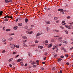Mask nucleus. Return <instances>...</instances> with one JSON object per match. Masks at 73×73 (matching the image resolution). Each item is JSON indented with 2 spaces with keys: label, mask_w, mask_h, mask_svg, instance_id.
Segmentation results:
<instances>
[{
  "label": "nucleus",
  "mask_w": 73,
  "mask_h": 73,
  "mask_svg": "<svg viewBox=\"0 0 73 73\" xmlns=\"http://www.w3.org/2000/svg\"><path fill=\"white\" fill-rule=\"evenodd\" d=\"M46 24H47V25L50 24V21H48L47 22H46Z\"/></svg>",
  "instance_id": "nucleus-21"
},
{
  "label": "nucleus",
  "mask_w": 73,
  "mask_h": 73,
  "mask_svg": "<svg viewBox=\"0 0 73 73\" xmlns=\"http://www.w3.org/2000/svg\"><path fill=\"white\" fill-rule=\"evenodd\" d=\"M22 38L23 39H27V37L25 36H23Z\"/></svg>",
  "instance_id": "nucleus-8"
},
{
  "label": "nucleus",
  "mask_w": 73,
  "mask_h": 73,
  "mask_svg": "<svg viewBox=\"0 0 73 73\" xmlns=\"http://www.w3.org/2000/svg\"><path fill=\"white\" fill-rule=\"evenodd\" d=\"M19 46H17V45H16V47L17 48H19Z\"/></svg>",
  "instance_id": "nucleus-39"
},
{
  "label": "nucleus",
  "mask_w": 73,
  "mask_h": 73,
  "mask_svg": "<svg viewBox=\"0 0 73 73\" xmlns=\"http://www.w3.org/2000/svg\"><path fill=\"white\" fill-rule=\"evenodd\" d=\"M10 47L11 48V49L12 50H13V49H14V48H15L16 47V44H15L14 45L13 44L11 45Z\"/></svg>",
  "instance_id": "nucleus-2"
},
{
  "label": "nucleus",
  "mask_w": 73,
  "mask_h": 73,
  "mask_svg": "<svg viewBox=\"0 0 73 73\" xmlns=\"http://www.w3.org/2000/svg\"><path fill=\"white\" fill-rule=\"evenodd\" d=\"M70 25H72V24H73V22L72 23H70Z\"/></svg>",
  "instance_id": "nucleus-58"
},
{
  "label": "nucleus",
  "mask_w": 73,
  "mask_h": 73,
  "mask_svg": "<svg viewBox=\"0 0 73 73\" xmlns=\"http://www.w3.org/2000/svg\"><path fill=\"white\" fill-rule=\"evenodd\" d=\"M6 41V39H5L3 38L2 40V42H5Z\"/></svg>",
  "instance_id": "nucleus-11"
},
{
  "label": "nucleus",
  "mask_w": 73,
  "mask_h": 73,
  "mask_svg": "<svg viewBox=\"0 0 73 73\" xmlns=\"http://www.w3.org/2000/svg\"><path fill=\"white\" fill-rule=\"evenodd\" d=\"M52 43L48 45V48H50L52 46Z\"/></svg>",
  "instance_id": "nucleus-6"
},
{
  "label": "nucleus",
  "mask_w": 73,
  "mask_h": 73,
  "mask_svg": "<svg viewBox=\"0 0 73 73\" xmlns=\"http://www.w3.org/2000/svg\"><path fill=\"white\" fill-rule=\"evenodd\" d=\"M25 23H27V22H28V19H27V18H26L25 19Z\"/></svg>",
  "instance_id": "nucleus-14"
},
{
  "label": "nucleus",
  "mask_w": 73,
  "mask_h": 73,
  "mask_svg": "<svg viewBox=\"0 0 73 73\" xmlns=\"http://www.w3.org/2000/svg\"><path fill=\"white\" fill-rule=\"evenodd\" d=\"M36 38H40L39 37H37V36H36Z\"/></svg>",
  "instance_id": "nucleus-63"
},
{
  "label": "nucleus",
  "mask_w": 73,
  "mask_h": 73,
  "mask_svg": "<svg viewBox=\"0 0 73 73\" xmlns=\"http://www.w3.org/2000/svg\"><path fill=\"white\" fill-rule=\"evenodd\" d=\"M13 60V58H11L10 59H9L8 60L9 62H11V61H12Z\"/></svg>",
  "instance_id": "nucleus-17"
},
{
  "label": "nucleus",
  "mask_w": 73,
  "mask_h": 73,
  "mask_svg": "<svg viewBox=\"0 0 73 73\" xmlns=\"http://www.w3.org/2000/svg\"><path fill=\"white\" fill-rule=\"evenodd\" d=\"M54 32H60V31L59 30H53Z\"/></svg>",
  "instance_id": "nucleus-13"
},
{
  "label": "nucleus",
  "mask_w": 73,
  "mask_h": 73,
  "mask_svg": "<svg viewBox=\"0 0 73 73\" xmlns=\"http://www.w3.org/2000/svg\"><path fill=\"white\" fill-rule=\"evenodd\" d=\"M18 25L20 27V26H22L23 25V24L21 23H18Z\"/></svg>",
  "instance_id": "nucleus-9"
},
{
  "label": "nucleus",
  "mask_w": 73,
  "mask_h": 73,
  "mask_svg": "<svg viewBox=\"0 0 73 73\" xmlns=\"http://www.w3.org/2000/svg\"><path fill=\"white\" fill-rule=\"evenodd\" d=\"M61 50H64V47H63L61 48Z\"/></svg>",
  "instance_id": "nucleus-41"
},
{
  "label": "nucleus",
  "mask_w": 73,
  "mask_h": 73,
  "mask_svg": "<svg viewBox=\"0 0 73 73\" xmlns=\"http://www.w3.org/2000/svg\"><path fill=\"white\" fill-rule=\"evenodd\" d=\"M28 54L30 56V57H31L32 56V54H31V53L29 52L28 53Z\"/></svg>",
  "instance_id": "nucleus-23"
},
{
  "label": "nucleus",
  "mask_w": 73,
  "mask_h": 73,
  "mask_svg": "<svg viewBox=\"0 0 73 73\" xmlns=\"http://www.w3.org/2000/svg\"><path fill=\"white\" fill-rule=\"evenodd\" d=\"M65 26L67 28H68V29H70L72 28V25H65Z\"/></svg>",
  "instance_id": "nucleus-1"
},
{
  "label": "nucleus",
  "mask_w": 73,
  "mask_h": 73,
  "mask_svg": "<svg viewBox=\"0 0 73 73\" xmlns=\"http://www.w3.org/2000/svg\"><path fill=\"white\" fill-rule=\"evenodd\" d=\"M54 20H57V18L56 17H54Z\"/></svg>",
  "instance_id": "nucleus-44"
},
{
  "label": "nucleus",
  "mask_w": 73,
  "mask_h": 73,
  "mask_svg": "<svg viewBox=\"0 0 73 73\" xmlns=\"http://www.w3.org/2000/svg\"><path fill=\"white\" fill-rule=\"evenodd\" d=\"M41 35V33H38L37 34L36 36V37H38V36H40V35Z\"/></svg>",
  "instance_id": "nucleus-4"
},
{
  "label": "nucleus",
  "mask_w": 73,
  "mask_h": 73,
  "mask_svg": "<svg viewBox=\"0 0 73 73\" xmlns=\"http://www.w3.org/2000/svg\"><path fill=\"white\" fill-rule=\"evenodd\" d=\"M20 64L22 66H24V64H23V62H21Z\"/></svg>",
  "instance_id": "nucleus-16"
},
{
  "label": "nucleus",
  "mask_w": 73,
  "mask_h": 73,
  "mask_svg": "<svg viewBox=\"0 0 73 73\" xmlns=\"http://www.w3.org/2000/svg\"><path fill=\"white\" fill-rule=\"evenodd\" d=\"M5 3H9V1H8V0H5Z\"/></svg>",
  "instance_id": "nucleus-31"
},
{
  "label": "nucleus",
  "mask_w": 73,
  "mask_h": 73,
  "mask_svg": "<svg viewBox=\"0 0 73 73\" xmlns=\"http://www.w3.org/2000/svg\"><path fill=\"white\" fill-rule=\"evenodd\" d=\"M56 22L57 23H59V22H60V21H56Z\"/></svg>",
  "instance_id": "nucleus-55"
},
{
  "label": "nucleus",
  "mask_w": 73,
  "mask_h": 73,
  "mask_svg": "<svg viewBox=\"0 0 73 73\" xmlns=\"http://www.w3.org/2000/svg\"><path fill=\"white\" fill-rule=\"evenodd\" d=\"M27 65H28V64H27V63H26L25 65V66H27Z\"/></svg>",
  "instance_id": "nucleus-47"
},
{
  "label": "nucleus",
  "mask_w": 73,
  "mask_h": 73,
  "mask_svg": "<svg viewBox=\"0 0 73 73\" xmlns=\"http://www.w3.org/2000/svg\"><path fill=\"white\" fill-rule=\"evenodd\" d=\"M65 56L66 57H68V54H65Z\"/></svg>",
  "instance_id": "nucleus-40"
},
{
  "label": "nucleus",
  "mask_w": 73,
  "mask_h": 73,
  "mask_svg": "<svg viewBox=\"0 0 73 73\" xmlns=\"http://www.w3.org/2000/svg\"><path fill=\"white\" fill-rule=\"evenodd\" d=\"M31 64L32 65H34V62H31Z\"/></svg>",
  "instance_id": "nucleus-50"
},
{
  "label": "nucleus",
  "mask_w": 73,
  "mask_h": 73,
  "mask_svg": "<svg viewBox=\"0 0 73 73\" xmlns=\"http://www.w3.org/2000/svg\"><path fill=\"white\" fill-rule=\"evenodd\" d=\"M44 43H48V41L47 40H46L45 41H44L43 42Z\"/></svg>",
  "instance_id": "nucleus-15"
},
{
  "label": "nucleus",
  "mask_w": 73,
  "mask_h": 73,
  "mask_svg": "<svg viewBox=\"0 0 73 73\" xmlns=\"http://www.w3.org/2000/svg\"><path fill=\"white\" fill-rule=\"evenodd\" d=\"M21 61V59H19L17 60V62H20Z\"/></svg>",
  "instance_id": "nucleus-30"
},
{
  "label": "nucleus",
  "mask_w": 73,
  "mask_h": 73,
  "mask_svg": "<svg viewBox=\"0 0 73 73\" xmlns=\"http://www.w3.org/2000/svg\"><path fill=\"white\" fill-rule=\"evenodd\" d=\"M60 28L62 29H64V27H62V26H60Z\"/></svg>",
  "instance_id": "nucleus-35"
},
{
  "label": "nucleus",
  "mask_w": 73,
  "mask_h": 73,
  "mask_svg": "<svg viewBox=\"0 0 73 73\" xmlns=\"http://www.w3.org/2000/svg\"><path fill=\"white\" fill-rule=\"evenodd\" d=\"M62 23V24H63V23H64L65 21H63Z\"/></svg>",
  "instance_id": "nucleus-54"
},
{
  "label": "nucleus",
  "mask_w": 73,
  "mask_h": 73,
  "mask_svg": "<svg viewBox=\"0 0 73 73\" xmlns=\"http://www.w3.org/2000/svg\"><path fill=\"white\" fill-rule=\"evenodd\" d=\"M59 37V36H54V37Z\"/></svg>",
  "instance_id": "nucleus-48"
},
{
  "label": "nucleus",
  "mask_w": 73,
  "mask_h": 73,
  "mask_svg": "<svg viewBox=\"0 0 73 73\" xmlns=\"http://www.w3.org/2000/svg\"><path fill=\"white\" fill-rule=\"evenodd\" d=\"M66 64H67V65H69V63L67 62L66 63Z\"/></svg>",
  "instance_id": "nucleus-61"
},
{
  "label": "nucleus",
  "mask_w": 73,
  "mask_h": 73,
  "mask_svg": "<svg viewBox=\"0 0 73 73\" xmlns=\"http://www.w3.org/2000/svg\"><path fill=\"white\" fill-rule=\"evenodd\" d=\"M64 12H68V11H66V10H64Z\"/></svg>",
  "instance_id": "nucleus-57"
},
{
  "label": "nucleus",
  "mask_w": 73,
  "mask_h": 73,
  "mask_svg": "<svg viewBox=\"0 0 73 73\" xmlns=\"http://www.w3.org/2000/svg\"><path fill=\"white\" fill-rule=\"evenodd\" d=\"M18 20H21V17L18 18Z\"/></svg>",
  "instance_id": "nucleus-51"
},
{
  "label": "nucleus",
  "mask_w": 73,
  "mask_h": 73,
  "mask_svg": "<svg viewBox=\"0 0 73 73\" xmlns=\"http://www.w3.org/2000/svg\"><path fill=\"white\" fill-rule=\"evenodd\" d=\"M15 35V34L13 33L9 34V36H12L13 35Z\"/></svg>",
  "instance_id": "nucleus-25"
},
{
  "label": "nucleus",
  "mask_w": 73,
  "mask_h": 73,
  "mask_svg": "<svg viewBox=\"0 0 73 73\" xmlns=\"http://www.w3.org/2000/svg\"><path fill=\"white\" fill-rule=\"evenodd\" d=\"M3 12L2 11H1L0 12V16H1V15H2V14H3Z\"/></svg>",
  "instance_id": "nucleus-24"
},
{
  "label": "nucleus",
  "mask_w": 73,
  "mask_h": 73,
  "mask_svg": "<svg viewBox=\"0 0 73 73\" xmlns=\"http://www.w3.org/2000/svg\"><path fill=\"white\" fill-rule=\"evenodd\" d=\"M32 33H33V31H31L29 32L27 34H29V35H31V34H32Z\"/></svg>",
  "instance_id": "nucleus-19"
},
{
  "label": "nucleus",
  "mask_w": 73,
  "mask_h": 73,
  "mask_svg": "<svg viewBox=\"0 0 73 73\" xmlns=\"http://www.w3.org/2000/svg\"><path fill=\"white\" fill-rule=\"evenodd\" d=\"M13 29L14 30H16V29H17V26H16L15 27L13 28Z\"/></svg>",
  "instance_id": "nucleus-10"
},
{
  "label": "nucleus",
  "mask_w": 73,
  "mask_h": 73,
  "mask_svg": "<svg viewBox=\"0 0 73 73\" xmlns=\"http://www.w3.org/2000/svg\"><path fill=\"white\" fill-rule=\"evenodd\" d=\"M6 32H8V31H11V29H6Z\"/></svg>",
  "instance_id": "nucleus-18"
},
{
  "label": "nucleus",
  "mask_w": 73,
  "mask_h": 73,
  "mask_svg": "<svg viewBox=\"0 0 73 73\" xmlns=\"http://www.w3.org/2000/svg\"><path fill=\"white\" fill-rule=\"evenodd\" d=\"M28 27H27V26H26L25 27V29H28Z\"/></svg>",
  "instance_id": "nucleus-37"
},
{
  "label": "nucleus",
  "mask_w": 73,
  "mask_h": 73,
  "mask_svg": "<svg viewBox=\"0 0 73 73\" xmlns=\"http://www.w3.org/2000/svg\"><path fill=\"white\" fill-rule=\"evenodd\" d=\"M62 70H61L60 71V73H62Z\"/></svg>",
  "instance_id": "nucleus-45"
},
{
  "label": "nucleus",
  "mask_w": 73,
  "mask_h": 73,
  "mask_svg": "<svg viewBox=\"0 0 73 73\" xmlns=\"http://www.w3.org/2000/svg\"><path fill=\"white\" fill-rule=\"evenodd\" d=\"M73 49V46L70 49V50H72Z\"/></svg>",
  "instance_id": "nucleus-59"
},
{
  "label": "nucleus",
  "mask_w": 73,
  "mask_h": 73,
  "mask_svg": "<svg viewBox=\"0 0 73 73\" xmlns=\"http://www.w3.org/2000/svg\"><path fill=\"white\" fill-rule=\"evenodd\" d=\"M23 45L24 47H28V46H27L26 44L24 43H23Z\"/></svg>",
  "instance_id": "nucleus-5"
},
{
  "label": "nucleus",
  "mask_w": 73,
  "mask_h": 73,
  "mask_svg": "<svg viewBox=\"0 0 73 73\" xmlns=\"http://www.w3.org/2000/svg\"><path fill=\"white\" fill-rule=\"evenodd\" d=\"M5 50H4L2 52V53H5Z\"/></svg>",
  "instance_id": "nucleus-43"
},
{
  "label": "nucleus",
  "mask_w": 73,
  "mask_h": 73,
  "mask_svg": "<svg viewBox=\"0 0 73 73\" xmlns=\"http://www.w3.org/2000/svg\"><path fill=\"white\" fill-rule=\"evenodd\" d=\"M58 11H61V9H59L58 10Z\"/></svg>",
  "instance_id": "nucleus-64"
},
{
  "label": "nucleus",
  "mask_w": 73,
  "mask_h": 73,
  "mask_svg": "<svg viewBox=\"0 0 73 73\" xmlns=\"http://www.w3.org/2000/svg\"><path fill=\"white\" fill-rule=\"evenodd\" d=\"M52 70H56V68H55V67H53Z\"/></svg>",
  "instance_id": "nucleus-33"
},
{
  "label": "nucleus",
  "mask_w": 73,
  "mask_h": 73,
  "mask_svg": "<svg viewBox=\"0 0 73 73\" xmlns=\"http://www.w3.org/2000/svg\"><path fill=\"white\" fill-rule=\"evenodd\" d=\"M35 46V44L31 45V46Z\"/></svg>",
  "instance_id": "nucleus-56"
},
{
  "label": "nucleus",
  "mask_w": 73,
  "mask_h": 73,
  "mask_svg": "<svg viewBox=\"0 0 73 73\" xmlns=\"http://www.w3.org/2000/svg\"><path fill=\"white\" fill-rule=\"evenodd\" d=\"M56 52H58V50L57 48H56Z\"/></svg>",
  "instance_id": "nucleus-28"
},
{
  "label": "nucleus",
  "mask_w": 73,
  "mask_h": 73,
  "mask_svg": "<svg viewBox=\"0 0 73 73\" xmlns=\"http://www.w3.org/2000/svg\"><path fill=\"white\" fill-rule=\"evenodd\" d=\"M63 43H65V44H68V42L65 40H63Z\"/></svg>",
  "instance_id": "nucleus-22"
},
{
  "label": "nucleus",
  "mask_w": 73,
  "mask_h": 73,
  "mask_svg": "<svg viewBox=\"0 0 73 73\" xmlns=\"http://www.w3.org/2000/svg\"><path fill=\"white\" fill-rule=\"evenodd\" d=\"M46 30H47V31H49V30H50L49 28V27H46Z\"/></svg>",
  "instance_id": "nucleus-12"
},
{
  "label": "nucleus",
  "mask_w": 73,
  "mask_h": 73,
  "mask_svg": "<svg viewBox=\"0 0 73 73\" xmlns=\"http://www.w3.org/2000/svg\"><path fill=\"white\" fill-rule=\"evenodd\" d=\"M9 18H10V19H13L12 18H13V17H12V16L9 17Z\"/></svg>",
  "instance_id": "nucleus-49"
},
{
  "label": "nucleus",
  "mask_w": 73,
  "mask_h": 73,
  "mask_svg": "<svg viewBox=\"0 0 73 73\" xmlns=\"http://www.w3.org/2000/svg\"><path fill=\"white\" fill-rule=\"evenodd\" d=\"M27 41H28V40H24L23 41V42H24V43H25V42H27Z\"/></svg>",
  "instance_id": "nucleus-32"
},
{
  "label": "nucleus",
  "mask_w": 73,
  "mask_h": 73,
  "mask_svg": "<svg viewBox=\"0 0 73 73\" xmlns=\"http://www.w3.org/2000/svg\"><path fill=\"white\" fill-rule=\"evenodd\" d=\"M63 11H64V9H61L60 12H63Z\"/></svg>",
  "instance_id": "nucleus-42"
},
{
  "label": "nucleus",
  "mask_w": 73,
  "mask_h": 73,
  "mask_svg": "<svg viewBox=\"0 0 73 73\" xmlns=\"http://www.w3.org/2000/svg\"><path fill=\"white\" fill-rule=\"evenodd\" d=\"M5 27H4L3 28V31H5Z\"/></svg>",
  "instance_id": "nucleus-62"
},
{
  "label": "nucleus",
  "mask_w": 73,
  "mask_h": 73,
  "mask_svg": "<svg viewBox=\"0 0 73 73\" xmlns=\"http://www.w3.org/2000/svg\"><path fill=\"white\" fill-rule=\"evenodd\" d=\"M42 63L43 64H45V62H42Z\"/></svg>",
  "instance_id": "nucleus-60"
},
{
  "label": "nucleus",
  "mask_w": 73,
  "mask_h": 73,
  "mask_svg": "<svg viewBox=\"0 0 73 73\" xmlns=\"http://www.w3.org/2000/svg\"><path fill=\"white\" fill-rule=\"evenodd\" d=\"M13 40V38L12 37H11L8 38V40L9 41H11Z\"/></svg>",
  "instance_id": "nucleus-7"
},
{
  "label": "nucleus",
  "mask_w": 73,
  "mask_h": 73,
  "mask_svg": "<svg viewBox=\"0 0 73 73\" xmlns=\"http://www.w3.org/2000/svg\"><path fill=\"white\" fill-rule=\"evenodd\" d=\"M62 38V37H59L58 38V40L59 42H61V41H62V40H61Z\"/></svg>",
  "instance_id": "nucleus-3"
},
{
  "label": "nucleus",
  "mask_w": 73,
  "mask_h": 73,
  "mask_svg": "<svg viewBox=\"0 0 73 73\" xmlns=\"http://www.w3.org/2000/svg\"><path fill=\"white\" fill-rule=\"evenodd\" d=\"M62 60V59L61 58H59L58 59V62H59V61H61Z\"/></svg>",
  "instance_id": "nucleus-20"
},
{
  "label": "nucleus",
  "mask_w": 73,
  "mask_h": 73,
  "mask_svg": "<svg viewBox=\"0 0 73 73\" xmlns=\"http://www.w3.org/2000/svg\"><path fill=\"white\" fill-rule=\"evenodd\" d=\"M9 20L8 19H5V21H8Z\"/></svg>",
  "instance_id": "nucleus-52"
},
{
  "label": "nucleus",
  "mask_w": 73,
  "mask_h": 73,
  "mask_svg": "<svg viewBox=\"0 0 73 73\" xmlns=\"http://www.w3.org/2000/svg\"><path fill=\"white\" fill-rule=\"evenodd\" d=\"M37 66V65H33V68H36V67Z\"/></svg>",
  "instance_id": "nucleus-36"
},
{
  "label": "nucleus",
  "mask_w": 73,
  "mask_h": 73,
  "mask_svg": "<svg viewBox=\"0 0 73 73\" xmlns=\"http://www.w3.org/2000/svg\"><path fill=\"white\" fill-rule=\"evenodd\" d=\"M51 42H54V39H51Z\"/></svg>",
  "instance_id": "nucleus-34"
},
{
  "label": "nucleus",
  "mask_w": 73,
  "mask_h": 73,
  "mask_svg": "<svg viewBox=\"0 0 73 73\" xmlns=\"http://www.w3.org/2000/svg\"><path fill=\"white\" fill-rule=\"evenodd\" d=\"M19 55H17L15 57V58H17V57H19Z\"/></svg>",
  "instance_id": "nucleus-53"
},
{
  "label": "nucleus",
  "mask_w": 73,
  "mask_h": 73,
  "mask_svg": "<svg viewBox=\"0 0 73 73\" xmlns=\"http://www.w3.org/2000/svg\"><path fill=\"white\" fill-rule=\"evenodd\" d=\"M70 18H71L70 16H68L67 17V19H70Z\"/></svg>",
  "instance_id": "nucleus-38"
},
{
  "label": "nucleus",
  "mask_w": 73,
  "mask_h": 73,
  "mask_svg": "<svg viewBox=\"0 0 73 73\" xmlns=\"http://www.w3.org/2000/svg\"><path fill=\"white\" fill-rule=\"evenodd\" d=\"M64 32H65L66 33V34H68V33H69L68 32V31L66 30L64 31Z\"/></svg>",
  "instance_id": "nucleus-27"
},
{
  "label": "nucleus",
  "mask_w": 73,
  "mask_h": 73,
  "mask_svg": "<svg viewBox=\"0 0 73 73\" xmlns=\"http://www.w3.org/2000/svg\"><path fill=\"white\" fill-rule=\"evenodd\" d=\"M64 56H60V58H64Z\"/></svg>",
  "instance_id": "nucleus-46"
},
{
  "label": "nucleus",
  "mask_w": 73,
  "mask_h": 73,
  "mask_svg": "<svg viewBox=\"0 0 73 73\" xmlns=\"http://www.w3.org/2000/svg\"><path fill=\"white\" fill-rule=\"evenodd\" d=\"M38 41L36 40L35 41V42L36 44H37V43H38Z\"/></svg>",
  "instance_id": "nucleus-26"
},
{
  "label": "nucleus",
  "mask_w": 73,
  "mask_h": 73,
  "mask_svg": "<svg viewBox=\"0 0 73 73\" xmlns=\"http://www.w3.org/2000/svg\"><path fill=\"white\" fill-rule=\"evenodd\" d=\"M56 46H54L52 48L53 50H54V49H56Z\"/></svg>",
  "instance_id": "nucleus-29"
}]
</instances>
